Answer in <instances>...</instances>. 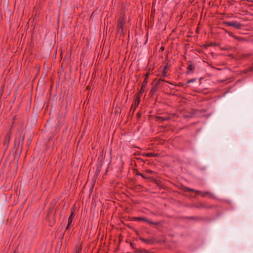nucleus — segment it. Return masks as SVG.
I'll use <instances>...</instances> for the list:
<instances>
[{
  "label": "nucleus",
  "instance_id": "1",
  "mask_svg": "<svg viewBox=\"0 0 253 253\" xmlns=\"http://www.w3.org/2000/svg\"><path fill=\"white\" fill-rule=\"evenodd\" d=\"M124 23L125 22L124 21L123 18L121 17L119 20L118 24V32L120 33L121 34L123 32V25Z\"/></svg>",
  "mask_w": 253,
  "mask_h": 253
},
{
  "label": "nucleus",
  "instance_id": "2",
  "mask_svg": "<svg viewBox=\"0 0 253 253\" xmlns=\"http://www.w3.org/2000/svg\"><path fill=\"white\" fill-rule=\"evenodd\" d=\"M226 24L229 26L234 27L236 29H240L242 26V25L237 21L226 22Z\"/></svg>",
  "mask_w": 253,
  "mask_h": 253
},
{
  "label": "nucleus",
  "instance_id": "3",
  "mask_svg": "<svg viewBox=\"0 0 253 253\" xmlns=\"http://www.w3.org/2000/svg\"><path fill=\"white\" fill-rule=\"evenodd\" d=\"M72 214H73V213H72L71 215L68 218V225H67V226L66 227V229L68 228L69 225H71L72 224V221H73Z\"/></svg>",
  "mask_w": 253,
  "mask_h": 253
},
{
  "label": "nucleus",
  "instance_id": "4",
  "mask_svg": "<svg viewBox=\"0 0 253 253\" xmlns=\"http://www.w3.org/2000/svg\"><path fill=\"white\" fill-rule=\"evenodd\" d=\"M157 119L158 121L160 122H163L165 121H166L168 119V117H157Z\"/></svg>",
  "mask_w": 253,
  "mask_h": 253
},
{
  "label": "nucleus",
  "instance_id": "5",
  "mask_svg": "<svg viewBox=\"0 0 253 253\" xmlns=\"http://www.w3.org/2000/svg\"><path fill=\"white\" fill-rule=\"evenodd\" d=\"M185 191H194L196 193H198V194H201V192L199 191H195V190L194 189H190V188H187V187H185Z\"/></svg>",
  "mask_w": 253,
  "mask_h": 253
},
{
  "label": "nucleus",
  "instance_id": "6",
  "mask_svg": "<svg viewBox=\"0 0 253 253\" xmlns=\"http://www.w3.org/2000/svg\"><path fill=\"white\" fill-rule=\"evenodd\" d=\"M141 240L143 241L144 242H145L148 244H152L153 241L151 240L150 239H146L144 238H141Z\"/></svg>",
  "mask_w": 253,
  "mask_h": 253
},
{
  "label": "nucleus",
  "instance_id": "7",
  "mask_svg": "<svg viewBox=\"0 0 253 253\" xmlns=\"http://www.w3.org/2000/svg\"><path fill=\"white\" fill-rule=\"evenodd\" d=\"M188 69L189 71H192L194 69V67L192 65H189Z\"/></svg>",
  "mask_w": 253,
  "mask_h": 253
},
{
  "label": "nucleus",
  "instance_id": "8",
  "mask_svg": "<svg viewBox=\"0 0 253 253\" xmlns=\"http://www.w3.org/2000/svg\"><path fill=\"white\" fill-rule=\"evenodd\" d=\"M195 81V79H191V80H190L188 81L187 83L188 84H189L190 83H192L193 82H194Z\"/></svg>",
  "mask_w": 253,
  "mask_h": 253
},
{
  "label": "nucleus",
  "instance_id": "9",
  "mask_svg": "<svg viewBox=\"0 0 253 253\" xmlns=\"http://www.w3.org/2000/svg\"><path fill=\"white\" fill-rule=\"evenodd\" d=\"M143 220L146 221V222H147L148 223H153L152 222H150V221H149L147 219H146V218H144L143 219Z\"/></svg>",
  "mask_w": 253,
  "mask_h": 253
},
{
  "label": "nucleus",
  "instance_id": "10",
  "mask_svg": "<svg viewBox=\"0 0 253 253\" xmlns=\"http://www.w3.org/2000/svg\"><path fill=\"white\" fill-rule=\"evenodd\" d=\"M139 175H141L142 177H143L144 178H147L146 176H145L142 173H138Z\"/></svg>",
  "mask_w": 253,
  "mask_h": 253
},
{
  "label": "nucleus",
  "instance_id": "11",
  "mask_svg": "<svg viewBox=\"0 0 253 253\" xmlns=\"http://www.w3.org/2000/svg\"><path fill=\"white\" fill-rule=\"evenodd\" d=\"M153 155V154L152 153H148L147 154V156H149V157H151V156H152Z\"/></svg>",
  "mask_w": 253,
  "mask_h": 253
},
{
  "label": "nucleus",
  "instance_id": "12",
  "mask_svg": "<svg viewBox=\"0 0 253 253\" xmlns=\"http://www.w3.org/2000/svg\"><path fill=\"white\" fill-rule=\"evenodd\" d=\"M166 67H165V70H166ZM163 74H165V75H166V72L165 70H164V71L163 72Z\"/></svg>",
  "mask_w": 253,
  "mask_h": 253
},
{
  "label": "nucleus",
  "instance_id": "13",
  "mask_svg": "<svg viewBox=\"0 0 253 253\" xmlns=\"http://www.w3.org/2000/svg\"><path fill=\"white\" fill-rule=\"evenodd\" d=\"M251 70H253V68H252Z\"/></svg>",
  "mask_w": 253,
  "mask_h": 253
}]
</instances>
